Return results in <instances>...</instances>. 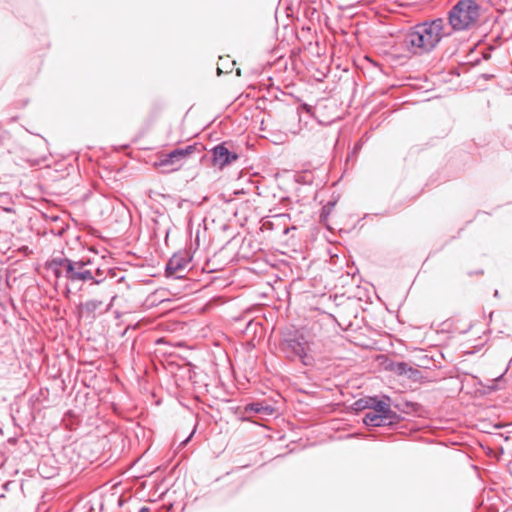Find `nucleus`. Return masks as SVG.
Wrapping results in <instances>:
<instances>
[{
    "mask_svg": "<svg viewBox=\"0 0 512 512\" xmlns=\"http://www.w3.org/2000/svg\"><path fill=\"white\" fill-rule=\"evenodd\" d=\"M190 437H191V435H190L187 439H185V441L183 442V444L187 443V442L189 441Z\"/></svg>",
    "mask_w": 512,
    "mask_h": 512,
    "instance_id": "14",
    "label": "nucleus"
},
{
    "mask_svg": "<svg viewBox=\"0 0 512 512\" xmlns=\"http://www.w3.org/2000/svg\"><path fill=\"white\" fill-rule=\"evenodd\" d=\"M214 161L216 164L220 166H224L226 164L231 163L236 160L237 156L235 154H231L226 147L223 145H218L213 150Z\"/></svg>",
    "mask_w": 512,
    "mask_h": 512,
    "instance_id": "9",
    "label": "nucleus"
},
{
    "mask_svg": "<svg viewBox=\"0 0 512 512\" xmlns=\"http://www.w3.org/2000/svg\"><path fill=\"white\" fill-rule=\"evenodd\" d=\"M139 512H150V509L147 507H142Z\"/></svg>",
    "mask_w": 512,
    "mask_h": 512,
    "instance_id": "13",
    "label": "nucleus"
},
{
    "mask_svg": "<svg viewBox=\"0 0 512 512\" xmlns=\"http://www.w3.org/2000/svg\"><path fill=\"white\" fill-rule=\"evenodd\" d=\"M446 35L442 19H435L416 25L407 35V43L414 54L432 51Z\"/></svg>",
    "mask_w": 512,
    "mask_h": 512,
    "instance_id": "1",
    "label": "nucleus"
},
{
    "mask_svg": "<svg viewBox=\"0 0 512 512\" xmlns=\"http://www.w3.org/2000/svg\"><path fill=\"white\" fill-rule=\"evenodd\" d=\"M187 260L179 255H174L168 262L166 271L169 275L181 277L180 273L187 267Z\"/></svg>",
    "mask_w": 512,
    "mask_h": 512,
    "instance_id": "8",
    "label": "nucleus"
},
{
    "mask_svg": "<svg viewBox=\"0 0 512 512\" xmlns=\"http://www.w3.org/2000/svg\"><path fill=\"white\" fill-rule=\"evenodd\" d=\"M479 17V6L473 0L457 3L449 13V22L453 29L464 30L473 25Z\"/></svg>",
    "mask_w": 512,
    "mask_h": 512,
    "instance_id": "3",
    "label": "nucleus"
},
{
    "mask_svg": "<svg viewBox=\"0 0 512 512\" xmlns=\"http://www.w3.org/2000/svg\"><path fill=\"white\" fill-rule=\"evenodd\" d=\"M90 261H71L67 258H54L48 264L50 270L56 277V284L59 283L61 278H66L71 281H86L92 280L94 274L86 266Z\"/></svg>",
    "mask_w": 512,
    "mask_h": 512,
    "instance_id": "2",
    "label": "nucleus"
},
{
    "mask_svg": "<svg viewBox=\"0 0 512 512\" xmlns=\"http://www.w3.org/2000/svg\"><path fill=\"white\" fill-rule=\"evenodd\" d=\"M287 349L293 353L294 356L299 357L302 362L307 365L310 363L311 358L309 357L310 347L307 342L299 339H290L286 341Z\"/></svg>",
    "mask_w": 512,
    "mask_h": 512,
    "instance_id": "6",
    "label": "nucleus"
},
{
    "mask_svg": "<svg viewBox=\"0 0 512 512\" xmlns=\"http://www.w3.org/2000/svg\"><path fill=\"white\" fill-rule=\"evenodd\" d=\"M193 151H194L193 146H187L186 148L175 149L174 151L170 152L169 154L162 156L159 159V162H157V166L171 167L172 170H177L183 165L184 160L190 154H192Z\"/></svg>",
    "mask_w": 512,
    "mask_h": 512,
    "instance_id": "5",
    "label": "nucleus"
},
{
    "mask_svg": "<svg viewBox=\"0 0 512 512\" xmlns=\"http://www.w3.org/2000/svg\"><path fill=\"white\" fill-rule=\"evenodd\" d=\"M370 409L381 414L382 416H384V418H388V419L392 418L393 412L391 410V404H390L389 397H383V399H378L376 397H373Z\"/></svg>",
    "mask_w": 512,
    "mask_h": 512,
    "instance_id": "7",
    "label": "nucleus"
},
{
    "mask_svg": "<svg viewBox=\"0 0 512 512\" xmlns=\"http://www.w3.org/2000/svg\"><path fill=\"white\" fill-rule=\"evenodd\" d=\"M373 397H367L357 400L354 403L356 410H364V409H370L371 402Z\"/></svg>",
    "mask_w": 512,
    "mask_h": 512,
    "instance_id": "12",
    "label": "nucleus"
},
{
    "mask_svg": "<svg viewBox=\"0 0 512 512\" xmlns=\"http://www.w3.org/2000/svg\"><path fill=\"white\" fill-rule=\"evenodd\" d=\"M363 422L367 426L378 427L385 425L387 422H390V419L384 418V416H382L381 414L369 409V411L365 414L363 418Z\"/></svg>",
    "mask_w": 512,
    "mask_h": 512,
    "instance_id": "10",
    "label": "nucleus"
},
{
    "mask_svg": "<svg viewBox=\"0 0 512 512\" xmlns=\"http://www.w3.org/2000/svg\"><path fill=\"white\" fill-rule=\"evenodd\" d=\"M115 296L111 292L104 293L100 298L86 301L80 306V314L85 316H94L96 313L108 311L112 306Z\"/></svg>",
    "mask_w": 512,
    "mask_h": 512,
    "instance_id": "4",
    "label": "nucleus"
},
{
    "mask_svg": "<svg viewBox=\"0 0 512 512\" xmlns=\"http://www.w3.org/2000/svg\"><path fill=\"white\" fill-rule=\"evenodd\" d=\"M246 412H248V413H251V412L265 413V414L270 415L273 413V409H271L268 406H263L260 403H252V404H249L246 406Z\"/></svg>",
    "mask_w": 512,
    "mask_h": 512,
    "instance_id": "11",
    "label": "nucleus"
}]
</instances>
